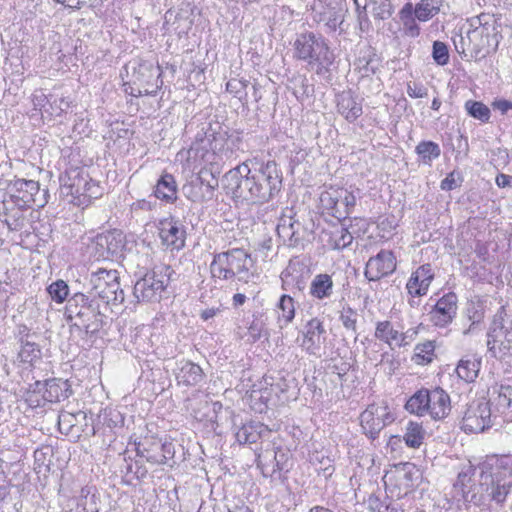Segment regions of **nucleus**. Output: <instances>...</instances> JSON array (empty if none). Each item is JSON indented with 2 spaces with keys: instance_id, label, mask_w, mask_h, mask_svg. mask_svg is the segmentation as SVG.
<instances>
[{
  "instance_id": "obj_52",
  "label": "nucleus",
  "mask_w": 512,
  "mask_h": 512,
  "mask_svg": "<svg viewBox=\"0 0 512 512\" xmlns=\"http://www.w3.org/2000/svg\"><path fill=\"white\" fill-rule=\"evenodd\" d=\"M432 58L436 64L444 66L449 62V49L446 43L434 41L432 46Z\"/></svg>"
},
{
  "instance_id": "obj_37",
  "label": "nucleus",
  "mask_w": 512,
  "mask_h": 512,
  "mask_svg": "<svg viewBox=\"0 0 512 512\" xmlns=\"http://www.w3.org/2000/svg\"><path fill=\"white\" fill-rule=\"evenodd\" d=\"M252 318L248 326V333L252 342H256L262 337H268L267 316L263 312H256L253 314Z\"/></svg>"
},
{
  "instance_id": "obj_15",
  "label": "nucleus",
  "mask_w": 512,
  "mask_h": 512,
  "mask_svg": "<svg viewBox=\"0 0 512 512\" xmlns=\"http://www.w3.org/2000/svg\"><path fill=\"white\" fill-rule=\"evenodd\" d=\"M458 297L455 293L449 292L437 300L436 304L429 311L430 319L437 327L448 326L457 314Z\"/></svg>"
},
{
  "instance_id": "obj_16",
  "label": "nucleus",
  "mask_w": 512,
  "mask_h": 512,
  "mask_svg": "<svg viewBox=\"0 0 512 512\" xmlns=\"http://www.w3.org/2000/svg\"><path fill=\"white\" fill-rule=\"evenodd\" d=\"M472 476V467L458 473L457 479L453 484L455 492L454 497L461 496L464 502L481 506L485 503V495L484 493H480L479 490L476 491L477 487L470 486Z\"/></svg>"
},
{
  "instance_id": "obj_7",
  "label": "nucleus",
  "mask_w": 512,
  "mask_h": 512,
  "mask_svg": "<svg viewBox=\"0 0 512 512\" xmlns=\"http://www.w3.org/2000/svg\"><path fill=\"white\" fill-rule=\"evenodd\" d=\"M176 272L169 265L154 266L145 273L134 285V296L138 301L159 302L171 281L175 280Z\"/></svg>"
},
{
  "instance_id": "obj_26",
  "label": "nucleus",
  "mask_w": 512,
  "mask_h": 512,
  "mask_svg": "<svg viewBox=\"0 0 512 512\" xmlns=\"http://www.w3.org/2000/svg\"><path fill=\"white\" fill-rule=\"evenodd\" d=\"M338 112L349 122L355 121L362 115V106L350 92H343L337 100Z\"/></svg>"
},
{
  "instance_id": "obj_21",
  "label": "nucleus",
  "mask_w": 512,
  "mask_h": 512,
  "mask_svg": "<svg viewBox=\"0 0 512 512\" xmlns=\"http://www.w3.org/2000/svg\"><path fill=\"white\" fill-rule=\"evenodd\" d=\"M137 455L154 465L165 464V456L161 454V439L145 437L136 447Z\"/></svg>"
},
{
  "instance_id": "obj_56",
  "label": "nucleus",
  "mask_w": 512,
  "mask_h": 512,
  "mask_svg": "<svg viewBox=\"0 0 512 512\" xmlns=\"http://www.w3.org/2000/svg\"><path fill=\"white\" fill-rule=\"evenodd\" d=\"M463 178L457 171L450 172L440 183V188L443 191H451L461 185Z\"/></svg>"
},
{
  "instance_id": "obj_23",
  "label": "nucleus",
  "mask_w": 512,
  "mask_h": 512,
  "mask_svg": "<svg viewBox=\"0 0 512 512\" xmlns=\"http://www.w3.org/2000/svg\"><path fill=\"white\" fill-rule=\"evenodd\" d=\"M71 394L72 390L68 380L51 378L45 381L43 397L46 401L51 403L60 402L69 398Z\"/></svg>"
},
{
  "instance_id": "obj_44",
  "label": "nucleus",
  "mask_w": 512,
  "mask_h": 512,
  "mask_svg": "<svg viewBox=\"0 0 512 512\" xmlns=\"http://www.w3.org/2000/svg\"><path fill=\"white\" fill-rule=\"evenodd\" d=\"M47 292L54 302L61 304L69 299L70 289L64 280L59 279L47 287Z\"/></svg>"
},
{
  "instance_id": "obj_46",
  "label": "nucleus",
  "mask_w": 512,
  "mask_h": 512,
  "mask_svg": "<svg viewBox=\"0 0 512 512\" xmlns=\"http://www.w3.org/2000/svg\"><path fill=\"white\" fill-rule=\"evenodd\" d=\"M203 184L204 172H200L199 176L195 180H192L188 185H185L183 187V191L186 197L193 202L204 201V194L200 191L202 189Z\"/></svg>"
},
{
  "instance_id": "obj_35",
  "label": "nucleus",
  "mask_w": 512,
  "mask_h": 512,
  "mask_svg": "<svg viewBox=\"0 0 512 512\" xmlns=\"http://www.w3.org/2000/svg\"><path fill=\"white\" fill-rule=\"evenodd\" d=\"M344 21V14L341 8L327 7L319 13L318 22L323 23L324 26L331 32L336 31Z\"/></svg>"
},
{
  "instance_id": "obj_18",
  "label": "nucleus",
  "mask_w": 512,
  "mask_h": 512,
  "mask_svg": "<svg viewBox=\"0 0 512 512\" xmlns=\"http://www.w3.org/2000/svg\"><path fill=\"white\" fill-rule=\"evenodd\" d=\"M326 329L323 321L315 317L310 319L304 326L303 345L311 354H315V350L319 349L321 344L325 342Z\"/></svg>"
},
{
  "instance_id": "obj_17",
  "label": "nucleus",
  "mask_w": 512,
  "mask_h": 512,
  "mask_svg": "<svg viewBox=\"0 0 512 512\" xmlns=\"http://www.w3.org/2000/svg\"><path fill=\"white\" fill-rule=\"evenodd\" d=\"M224 137L220 133L211 130V127H204L198 131L194 137L189 153L194 152L195 156L204 157L206 153L212 151L214 154L223 147Z\"/></svg>"
},
{
  "instance_id": "obj_41",
  "label": "nucleus",
  "mask_w": 512,
  "mask_h": 512,
  "mask_svg": "<svg viewBox=\"0 0 512 512\" xmlns=\"http://www.w3.org/2000/svg\"><path fill=\"white\" fill-rule=\"evenodd\" d=\"M464 108L470 117L480 120L481 122L486 123L490 119L491 112L489 107L480 101L467 100Z\"/></svg>"
},
{
  "instance_id": "obj_45",
  "label": "nucleus",
  "mask_w": 512,
  "mask_h": 512,
  "mask_svg": "<svg viewBox=\"0 0 512 512\" xmlns=\"http://www.w3.org/2000/svg\"><path fill=\"white\" fill-rule=\"evenodd\" d=\"M78 507L82 508L83 512H99V498L91 491V487L81 489Z\"/></svg>"
},
{
  "instance_id": "obj_6",
  "label": "nucleus",
  "mask_w": 512,
  "mask_h": 512,
  "mask_svg": "<svg viewBox=\"0 0 512 512\" xmlns=\"http://www.w3.org/2000/svg\"><path fill=\"white\" fill-rule=\"evenodd\" d=\"M119 272L114 269L100 268L89 276L88 295L98 300L108 309L110 304L119 305L125 299L124 291L120 286Z\"/></svg>"
},
{
  "instance_id": "obj_38",
  "label": "nucleus",
  "mask_w": 512,
  "mask_h": 512,
  "mask_svg": "<svg viewBox=\"0 0 512 512\" xmlns=\"http://www.w3.org/2000/svg\"><path fill=\"white\" fill-rule=\"evenodd\" d=\"M337 194L340 199L339 204L343 206V209H336L334 217L338 220L346 219L352 213L356 205V197L352 192L346 189H338Z\"/></svg>"
},
{
  "instance_id": "obj_39",
  "label": "nucleus",
  "mask_w": 512,
  "mask_h": 512,
  "mask_svg": "<svg viewBox=\"0 0 512 512\" xmlns=\"http://www.w3.org/2000/svg\"><path fill=\"white\" fill-rule=\"evenodd\" d=\"M424 434L425 432L421 424L409 421L403 439L408 447L419 448L423 443Z\"/></svg>"
},
{
  "instance_id": "obj_8",
  "label": "nucleus",
  "mask_w": 512,
  "mask_h": 512,
  "mask_svg": "<svg viewBox=\"0 0 512 512\" xmlns=\"http://www.w3.org/2000/svg\"><path fill=\"white\" fill-rule=\"evenodd\" d=\"M311 226L313 221L309 220ZM313 233V227H309L305 221L295 216H283L277 225V234L283 243L289 248L304 247L307 237Z\"/></svg>"
},
{
  "instance_id": "obj_42",
  "label": "nucleus",
  "mask_w": 512,
  "mask_h": 512,
  "mask_svg": "<svg viewBox=\"0 0 512 512\" xmlns=\"http://www.w3.org/2000/svg\"><path fill=\"white\" fill-rule=\"evenodd\" d=\"M435 344L434 341H425L419 343L415 347L413 360L416 364L426 365L432 362L434 357Z\"/></svg>"
},
{
  "instance_id": "obj_60",
  "label": "nucleus",
  "mask_w": 512,
  "mask_h": 512,
  "mask_svg": "<svg viewBox=\"0 0 512 512\" xmlns=\"http://www.w3.org/2000/svg\"><path fill=\"white\" fill-rule=\"evenodd\" d=\"M407 94L411 98H423L428 95V92L422 84L409 82L407 83Z\"/></svg>"
},
{
  "instance_id": "obj_55",
  "label": "nucleus",
  "mask_w": 512,
  "mask_h": 512,
  "mask_svg": "<svg viewBox=\"0 0 512 512\" xmlns=\"http://www.w3.org/2000/svg\"><path fill=\"white\" fill-rule=\"evenodd\" d=\"M413 273L420 279L421 283H424L423 287L426 286L429 289L434 279V271L431 264H423L419 266Z\"/></svg>"
},
{
  "instance_id": "obj_36",
  "label": "nucleus",
  "mask_w": 512,
  "mask_h": 512,
  "mask_svg": "<svg viewBox=\"0 0 512 512\" xmlns=\"http://www.w3.org/2000/svg\"><path fill=\"white\" fill-rule=\"evenodd\" d=\"M415 153L420 157L425 165H431L432 161L441 155L440 146L433 141H421L415 147Z\"/></svg>"
},
{
  "instance_id": "obj_4",
  "label": "nucleus",
  "mask_w": 512,
  "mask_h": 512,
  "mask_svg": "<svg viewBox=\"0 0 512 512\" xmlns=\"http://www.w3.org/2000/svg\"><path fill=\"white\" fill-rule=\"evenodd\" d=\"M294 49L295 56L299 60L306 61L310 70H314L320 76L329 73L330 66L335 60V55L325 38L313 32L298 35L294 42Z\"/></svg>"
},
{
  "instance_id": "obj_25",
  "label": "nucleus",
  "mask_w": 512,
  "mask_h": 512,
  "mask_svg": "<svg viewBox=\"0 0 512 512\" xmlns=\"http://www.w3.org/2000/svg\"><path fill=\"white\" fill-rule=\"evenodd\" d=\"M333 290L334 283L332 276L327 273H320L312 279L309 294L316 300H324L333 295Z\"/></svg>"
},
{
  "instance_id": "obj_13",
  "label": "nucleus",
  "mask_w": 512,
  "mask_h": 512,
  "mask_svg": "<svg viewBox=\"0 0 512 512\" xmlns=\"http://www.w3.org/2000/svg\"><path fill=\"white\" fill-rule=\"evenodd\" d=\"M124 247V236L113 230L98 234L92 243V253L97 260H109L118 255Z\"/></svg>"
},
{
  "instance_id": "obj_30",
  "label": "nucleus",
  "mask_w": 512,
  "mask_h": 512,
  "mask_svg": "<svg viewBox=\"0 0 512 512\" xmlns=\"http://www.w3.org/2000/svg\"><path fill=\"white\" fill-rule=\"evenodd\" d=\"M17 358L21 363L33 365L42 358V350L35 339L25 340L19 344Z\"/></svg>"
},
{
  "instance_id": "obj_62",
  "label": "nucleus",
  "mask_w": 512,
  "mask_h": 512,
  "mask_svg": "<svg viewBox=\"0 0 512 512\" xmlns=\"http://www.w3.org/2000/svg\"><path fill=\"white\" fill-rule=\"evenodd\" d=\"M9 218L5 219V224L10 231H18L23 227V218L20 214H6Z\"/></svg>"
},
{
  "instance_id": "obj_57",
  "label": "nucleus",
  "mask_w": 512,
  "mask_h": 512,
  "mask_svg": "<svg viewBox=\"0 0 512 512\" xmlns=\"http://www.w3.org/2000/svg\"><path fill=\"white\" fill-rule=\"evenodd\" d=\"M340 321L346 329L356 332L357 313L353 309H345L340 315Z\"/></svg>"
},
{
  "instance_id": "obj_64",
  "label": "nucleus",
  "mask_w": 512,
  "mask_h": 512,
  "mask_svg": "<svg viewBox=\"0 0 512 512\" xmlns=\"http://www.w3.org/2000/svg\"><path fill=\"white\" fill-rule=\"evenodd\" d=\"M204 172V184L207 193L212 197L214 190L218 187V180L212 175V173Z\"/></svg>"
},
{
  "instance_id": "obj_43",
  "label": "nucleus",
  "mask_w": 512,
  "mask_h": 512,
  "mask_svg": "<svg viewBox=\"0 0 512 512\" xmlns=\"http://www.w3.org/2000/svg\"><path fill=\"white\" fill-rule=\"evenodd\" d=\"M276 306L281 311L280 320L285 325L291 323L295 318V302L293 297L287 294L281 295Z\"/></svg>"
},
{
  "instance_id": "obj_63",
  "label": "nucleus",
  "mask_w": 512,
  "mask_h": 512,
  "mask_svg": "<svg viewBox=\"0 0 512 512\" xmlns=\"http://www.w3.org/2000/svg\"><path fill=\"white\" fill-rule=\"evenodd\" d=\"M353 241L352 234L348 231L347 228L342 227L340 230V236L336 240V247L337 248H345L349 246Z\"/></svg>"
},
{
  "instance_id": "obj_19",
  "label": "nucleus",
  "mask_w": 512,
  "mask_h": 512,
  "mask_svg": "<svg viewBox=\"0 0 512 512\" xmlns=\"http://www.w3.org/2000/svg\"><path fill=\"white\" fill-rule=\"evenodd\" d=\"M429 410L427 414L434 420H441L451 411L450 396L440 387L429 390Z\"/></svg>"
},
{
  "instance_id": "obj_9",
  "label": "nucleus",
  "mask_w": 512,
  "mask_h": 512,
  "mask_svg": "<svg viewBox=\"0 0 512 512\" xmlns=\"http://www.w3.org/2000/svg\"><path fill=\"white\" fill-rule=\"evenodd\" d=\"M492 424L490 401L480 399L469 404L461 428L466 433H480L490 428Z\"/></svg>"
},
{
  "instance_id": "obj_59",
  "label": "nucleus",
  "mask_w": 512,
  "mask_h": 512,
  "mask_svg": "<svg viewBox=\"0 0 512 512\" xmlns=\"http://www.w3.org/2000/svg\"><path fill=\"white\" fill-rule=\"evenodd\" d=\"M296 86L294 94L299 97H308L310 94V85L308 84V79L305 76H299L295 79Z\"/></svg>"
},
{
  "instance_id": "obj_5",
  "label": "nucleus",
  "mask_w": 512,
  "mask_h": 512,
  "mask_svg": "<svg viewBox=\"0 0 512 512\" xmlns=\"http://www.w3.org/2000/svg\"><path fill=\"white\" fill-rule=\"evenodd\" d=\"M47 191L40 193V184L34 180L15 178L13 180L0 179V202L3 204L4 213L9 211L8 203L11 202L19 210L32 205L43 207L47 200Z\"/></svg>"
},
{
  "instance_id": "obj_54",
  "label": "nucleus",
  "mask_w": 512,
  "mask_h": 512,
  "mask_svg": "<svg viewBox=\"0 0 512 512\" xmlns=\"http://www.w3.org/2000/svg\"><path fill=\"white\" fill-rule=\"evenodd\" d=\"M423 284L424 283H421L420 279L416 277L414 273H412L406 284L408 294L412 297H421L426 295L428 288L426 286L423 287Z\"/></svg>"
},
{
  "instance_id": "obj_53",
  "label": "nucleus",
  "mask_w": 512,
  "mask_h": 512,
  "mask_svg": "<svg viewBox=\"0 0 512 512\" xmlns=\"http://www.w3.org/2000/svg\"><path fill=\"white\" fill-rule=\"evenodd\" d=\"M235 436L240 444L255 443L259 438L252 424L243 425Z\"/></svg>"
},
{
  "instance_id": "obj_31",
  "label": "nucleus",
  "mask_w": 512,
  "mask_h": 512,
  "mask_svg": "<svg viewBox=\"0 0 512 512\" xmlns=\"http://www.w3.org/2000/svg\"><path fill=\"white\" fill-rule=\"evenodd\" d=\"M399 19L403 24L404 34L411 38H416L420 34V27L417 24L418 20L412 12V3L407 2L398 13Z\"/></svg>"
},
{
  "instance_id": "obj_14",
  "label": "nucleus",
  "mask_w": 512,
  "mask_h": 512,
  "mask_svg": "<svg viewBox=\"0 0 512 512\" xmlns=\"http://www.w3.org/2000/svg\"><path fill=\"white\" fill-rule=\"evenodd\" d=\"M397 268L396 256L391 250H380L375 256L368 259L364 276L369 281H379L391 275Z\"/></svg>"
},
{
  "instance_id": "obj_27",
  "label": "nucleus",
  "mask_w": 512,
  "mask_h": 512,
  "mask_svg": "<svg viewBox=\"0 0 512 512\" xmlns=\"http://www.w3.org/2000/svg\"><path fill=\"white\" fill-rule=\"evenodd\" d=\"M252 266V259L250 255L243 249L235 248L230 250V268L231 278L239 276V279L243 278V274L249 272Z\"/></svg>"
},
{
  "instance_id": "obj_28",
  "label": "nucleus",
  "mask_w": 512,
  "mask_h": 512,
  "mask_svg": "<svg viewBox=\"0 0 512 512\" xmlns=\"http://www.w3.org/2000/svg\"><path fill=\"white\" fill-rule=\"evenodd\" d=\"M443 0H420L412 4V12L421 22H427L440 12Z\"/></svg>"
},
{
  "instance_id": "obj_3",
  "label": "nucleus",
  "mask_w": 512,
  "mask_h": 512,
  "mask_svg": "<svg viewBox=\"0 0 512 512\" xmlns=\"http://www.w3.org/2000/svg\"><path fill=\"white\" fill-rule=\"evenodd\" d=\"M479 490L484 493L485 500L502 506L512 488V458L504 456L496 461L494 471L489 463L479 465Z\"/></svg>"
},
{
  "instance_id": "obj_12",
  "label": "nucleus",
  "mask_w": 512,
  "mask_h": 512,
  "mask_svg": "<svg viewBox=\"0 0 512 512\" xmlns=\"http://www.w3.org/2000/svg\"><path fill=\"white\" fill-rule=\"evenodd\" d=\"M60 182L68 190V193L73 196L97 198L101 195L98 184L88 178L87 174L84 175L78 170H72L61 175Z\"/></svg>"
},
{
  "instance_id": "obj_2",
  "label": "nucleus",
  "mask_w": 512,
  "mask_h": 512,
  "mask_svg": "<svg viewBox=\"0 0 512 512\" xmlns=\"http://www.w3.org/2000/svg\"><path fill=\"white\" fill-rule=\"evenodd\" d=\"M107 309L104 304L88 294L77 292L69 297L64 316L71 329L84 333L85 337H97L106 324Z\"/></svg>"
},
{
  "instance_id": "obj_40",
  "label": "nucleus",
  "mask_w": 512,
  "mask_h": 512,
  "mask_svg": "<svg viewBox=\"0 0 512 512\" xmlns=\"http://www.w3.org/2000/svg\"><path fill=\"white\" fill-rule=\"evenodd\" d=\"M374 336L391 347L392 341L397 342L399 331L394 329L392 323L388 320L378 321L376 323Z\"/></svg>"
},
{
  "instance_id": "obj_20",
  "label": "nucleus",
  "mask_w": 512,
  "mask_h": 512,
  "mask_svg": "<svg viewBox=\"0 0 512 512\" xmlns=\"http://www.w3.org/2000/svg\"><path fill=\"white\" fill-rule=\"evenodd\" d=\"M202 368L192 361L182 360L178 363L177 372L175 373L178 384L185 386H195L204 379Z\"/></svg>"
},
{
  "instance_id": "obj_22",
  "label": "nucleus",
  "mask_w": 512,
  "mask_h": 512,
  "mask_svg": "<svg viewBox=\"0 0 512 512\" xmlns=\"http://www.w3.org/2000/svg\"><path fill=\"white\" fill-rule=\"evenodd\" d=\"M177 183L175 177L169 173H163L157 180L153 196L166 203H174L177 200Z\"/></svg>"
},
{
  "instance_id": "obj_11",
  "label": "nucleus",
  "mask_w": 512,
  "mask_h": 512,
  "mask_svg": "<svg viewBox=\"0 0 512 512\" xmlns=\"http://www.w3.org/2000/svg\"><path fill=\"white\" fill-rule=\"evenodd\" d=\"M156 227L163 246L177 251L185 247L186 229L180 219L170 215L160 219Z\"/></svg>"
},
{
  "instance_id": "obj_29",
  "label": "nucleus",
  "mask_w": 512,
  "mask_h": 512,
  "mask_svg": "<svg viewBox=\"0 0 512 512\" xmlns=\"http://www.w3.org/2000/svg\"><path fill=\"white\" fill-rule=\"evenodd\" d=\"M429 397V389L422 388L408 399L405 409L410 413L423 416L429 410Z\"/></svg>"
},
{
  "instance_id": "obj_49",
  "label": "nucleus",
  "mask_w": 512,
  "mask_h": 512,
  "mask_svg": "<svg viewBox=\"0 0 512 512\" xmlns=\"http://www.w3.org/2000/svg\"><path fill=\"white\" fill-rule=\"evenodd\" d=\"M249 84L248 80L243 79H230L226 83V91L234 94L236 97H238L243 103L247 102V93L246 88Z\"/></svg>"
},
{
  "instance_id": "obj_48",
  "label": "nucleus",
  "mask_w": 512,
  "mask_h": 512,
  "mask_svg": "<svg viewBox=\"0 0 512 512\" xmlns=\"http://www.w3.org/2000/svg\"><path fill=\"white\" fill-rule=\"evenodd\" d=\"M271 454L273 456V460L275 462L273 473L276 471L279 472H288L290 469V453L281 448L273 449L271 452L266 451V454Z\"/></svg>"
},
{
  "instance_id": "obj_33",
  "label": "nucleus",
  "mask_w": 512,
  "mask_h": 512,
  "mask_svg": "<svg viewBox=\"0 0 512 512\" xmlns=\"http://www.w3.org/2000/svg\"><path fill=\"white\" fill-rule=\"evenodd\" d=\"M397 472L400 474L401 484L406 488L417 487L422 478L421 471L411 462L400 463Z\"/></svg>"
},
{
  "instance_id": "obj_51",
  "label": "nucleus",
  "mask_w": 512,
  "mask_h": 512,
  "mask_svg": "<svg viewBox=\"0 0 512 512\" xmlns=\"http://www.w3.org/2000/svg\"><path fill=\"white\" fill-rule=\"evenodd\" d=\"M501 329L504 333V340L501 343L502 349L512 351V312L505 313L502 318Z\"/></svg>"
},
{
  "instance_id": "obj_24",
  "label": "nucleus",
  "mask_w": 512,
  "mask_h": 512,
  "mask_svg": "<svg viewBox=\"0 0 512 512\" xmlns=\"http://www.w3.org/2000/svg\"><path fill=\"white\" fill-rule=\"evenodd\" d=\"M481 368V358L476 354L462 357L455 369L457 376L466 383H472L478 377Z\"/></svg>"
},
{
  "instance_id": "obj_61",
  "label": "nucleus",
  "mask_w": 512,
  "mask_h": 512,
  "mask_svg": "<svg viewBox=\"0 0 512 512\" xmlns=\"http://www.w3.org/2000/svg\"><path fill=\"white\" fill-rule=\"evenodd\" d=\"M156 206H157L156 200L139 199L132 203L131 209L133 211H138V210L152 211L156 208Z\"/></svg>"
},
{
  "instance_id": "obj_58",
  "label": "nucleus",
  "mask_w": 512,
  "mask_h": 512,
  "mask_svg": "<svg viewBox=\"0 0 512 512\" xmlns=\"http://www.w3.org/2000/svg\"><path fill=\"white\" fill-rule=\"evenodd\" d=\"M15 337L18 344H20L22 341L37 338V334L35 332L31 333V329L27 325L19 324L15 330Z\"/></svg>"
},
{
  "instance_id": "obj_32",
  "label": "nucleus",
  "mask_w": 512,
  "mask_h": 512,
  "mask_svg": "<svg viewBox=\"0 0 512 512\" xmlns=\"http://www.w3.org/2000/svg\"><path fill=\"white\" fill-rule=\"evenodd\" d=\"M155 72L157 73V78H159L161 75L159 66L154 68L153 64L148 61L138 62L137 65L133 66L132 78L134 84L149 85L155 76Z\"/></svg>"
},
{
  "instance_id": "obj_50",
  "label": "nucleus",
  "mask_w": 512,
  "mask_h": 512,
  "mask_svg": "<svg viewBox=\"0 0 512 512\" xmlns=\"http://www.w3.org/2000/svg\"><path fill=\"white\" fill-rule=\"evenodd\" d=\"M338 189L331 190V191H324L320 195V203L321 206L327 210L333 217L334 212L338 208V204L340 199L338 198Z\"/></svg>"
},
{
  "instance_id": "obj_47",
  "label": "nucleus",
  "mask_w": 512,
  "mask_h": 512,
  "mask_svg": "<svg viewBox=\"0 0 512 512\" xmlns=\"http://www.w3.org/2000/svg\"><path fill=\"white\" fill-rule=\"evenodd\" d=\"M311 461L313 465H319V468H316L319 474H322L325 479H329L333 473L335 472V467L333 465L332 459L328 456H324L320 453H315L311 457Z\"/></svg>"
},
{
  "instance_id": "obj_34",
  "label": "nucleus",
  "mask_w": 512,
  "mask_h": 512,
  "mask_svg": "<svg viewBox=\"0 0 512 512\" xmlns=\"http://www.w3.org/2000/svg\"><path fill=\"white\" fill-rule=\"evenodd\" d=\"M489 401L495 405L498 412L505 413L512 408V386L500 385L493 387V398Z\"/></svg>"
},
{
  "instance_id": "obj_1",
  "label": "nucleus",
  "mask_w": 512,
  "mask_h": 512,
  "mask_svg": "<svg viewBox=\"0 0 512 512\" xmlns=\"http://www.w3.org/2000/svg\"><path fill=\"white\" fill-rule=\"evenodd\" d=\"M223 181L234 202L261 205L281 191L282 171L273 160L247 159L226 172Z\"/></svg>"
},
{
  "instance_id": "obj_10",
  "label": "nucleus",
  "mask_w": 512,
  "mask_h": 512,
  "mask_svg": "<svg viewBox=\"0 0 512 512\" xmlns=\"http://www.w3.org/2000/svg\"><path fill=\"white\" fill-rule=\"evenodd\" d=\"M394 421V416L385 405L371 404L360 415L363 432L371 440H376L380 432Z\"/></svg>"
}]
</instances>
